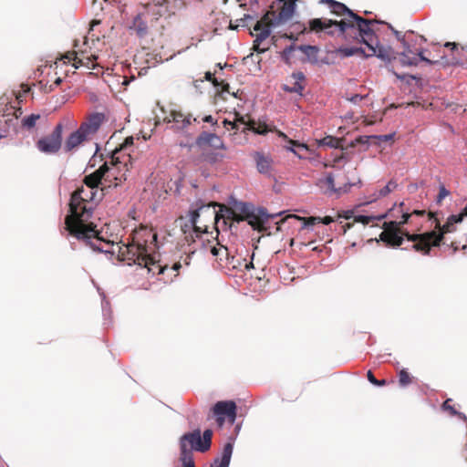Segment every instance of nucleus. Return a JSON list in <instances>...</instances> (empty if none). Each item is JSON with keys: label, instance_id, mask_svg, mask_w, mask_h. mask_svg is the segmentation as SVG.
Listing matches in <instances>:
<instances>
[{"label": "nucleus", "instance_id": "nucleus-1", "mask_svg": "<svg viewBox=\"0 0 467 467\" xmlns=\"http://www.w3.org/2000/svg\"><path fill=\"white\" fill-rule=\"evenodd\" d=\"M95 195V190L84 186L73 192L69 202V214L65 219V230L93 250L108 253L106 246L110 245V243L100 238L95 229L96 226L92 223H88L92 216V202Z\"/></svg>", "mask_w": 467, "mask_h": 467}, {"label": "nucleus", "instance_id": "nucleus-2", "mask_svg": "<svg viewBox=\"0 0 467 467\" xmlns=\"http://www.w3.org/2000/svg\"><path fill=\"white\" fill-rule=\"evenodd\" d=\"M168 5V0H152L146 4V13L138 15L130 27L140 39L162 47V38L172 32L171 19L175 18L174 14H169Z\"/></svg>", "mask_w": 467, "mask_h": 467}, {"label": "nucleus", "instance_id": "nucleus-3", "mask_svg": "<svg viewBox=\"0 0 467 467\" xmlns=\"http://www.w3.org/2000/svg\"><path fill=\"white\" fill-rule=\"evenodd\" d=\"M370 20L351 13V19H342L340 21L322 18L311 19L308 22V31L315 33L326 32L328 35H333L334 31L331 30L333 26H336L341 34L346 33L348 29L357 30L363 43L374 54L375 50L372 47L377 36L370 28Z\"/></svg>", "mask_w": 467, "mask_h": 467}, {"label": "nucleus", "instance_id": "nucleus-4", "mask_svg": "<svg viewBox=\"0 0 467 467\" xmlns=\"http://www.w3.org/2000/svg\"><path fill=\"white\" fill-rule=\"evenodd\" d=\"M114 247L115 244H111ZM157 247V234L151 228L145 226L140 227L133 233L132 242L127 244H116L117 251L113 248L109 251L112 254L117 253L119 260H127L136 255L152 253Z\"/></svg>", "mask_w": 467, "mask_h": 467}, {"label": "nucleus", "instance_id": "nucleus-5", "mask_svg": "<svg viewBox=\"0 0 467 467\" xmlns=\"http://www.w3.org/2000/svg\"><path fill=\"white\" fill-rule=\"evenodd\" d=\"M436 229L438 231H430L419 234H409L408 240L412 242L411 248L420 253L423 255H429L431 247L440 246L441 241L446 234L453 233L456 231L455 224L462 222L460 215H451L448 217L446 223L441 226L438 220H436Z\"/></svg>", "mask_w": 467, "mask_h": 467}, {"label": "nucleus", "instance_id": "nucleus-6", "mask_svg": "<svg viewBox=\"0 0 467 467\" xmlns=\"http://www.w3.org/2000/svg\"><path fill=\"white\" fill-rule=\"evenodd\" d=\"M404 205V202H400L399 204V209L401 213L400 221L385 222L383 224V231L379 234V239L388 246H400L403 243L404 237L408 239V235L410 234L402 228L410 219L409 212L403 210Z\"/></svg>", "mask_w": 467, "mask_h": 467}, {"label": "nucleus", "instance_id": "nucleus-7", "mask_svg": "<svg viewBox=\"0 0 467 467\" xmlns=\"http://www.w3.org/2000/svg\"><path fill=\"white\" fill-rule=\"evenodd\" d=\"M213 431L205 430L202 435L201 430L196 429L184 433L180 438V454L192 457V451L206 452L212 445Z\"/></svg>", "mask_w": 467, "mask_h": 467}, {"label": "nucleus", "instance_id": "nucleus-8", "mask_svg": "<svg viewBox=\"0 0 467 467\" xmlns=\"http://www.w3.org/2000/svg\"><path fill=\"white\" fill-rule=\"evenodd\" d=\"M271 16H275L273 6L270 7V10H268L254 26V31L256 33L254 35L255 38L254 40L253 49L257 53H264L270 48V44L266 40L271 35V28L281 25L274 24L275 19H273Z\"/></svg>", "mask_w": 467, "mask_h": 467}, {"label": "nucleus", "instance_id": "nucleus-9", "mask_svg": "<svg viewBox=\"0 0 467 467\" xmlns=\"http://www.w3.org/2000/svg\"><path fill=\"white\" fill-rule=\"evenodd\" d=\"M117 170H119V168L112 164L109 167L105 162L96 171L85 176L83 182L87 187L95 190L99 184H103V182L111 183L113 179L115 181L114 186L117 187L123 180H126L125 173H122L120 176L116 174Z\"/></svg>", "mask_w": 467, "mask_h": 467}, {"label": "nucleus", "instance_id": "nucleus-10", "mask_svg": "<svg viewBox=\"0 0 467 467\" xmlns=\"http://www.w3.org/2000/svg\"><path fill=\"white\" fill-rule=\"evenodd\" d=\"M214 206L215 203H210L208 205H202L198 209L192 211L191 213L190 223H186L184 226L182 227V232L186 234L187 231L192 229V232L196 234V237L199 236V234L205 233L207 231L208 226L206 224H203V226L199 225V218L201 214L207 213L210 220L216 221L218 218V214L214 209H211V207Z\"/></svg>", "mask_w": 467, "mask_h": 467}, {"label": "nucleus", "instance_id": "nucleus-11", "mask_svg": "<svg viewBox=\"0 0 467 467\" xmlns=\"http://www.w3.org/2000/svg\"><path fill=\"white\" fill-rule=\"evenodd\" d=\"M219 427H222L225 420L233 424L236 419V404L233 400L218 401L211 410V415Z\"/></svg>", "mask_w": 467, "mask_h": 467}, {"label": "nucleus", "instance_id": "nucleus-12", "mask_svg": "<svg viewBox=\"0 0 467 467\" xmlns=\"http://www.w3.org/2000/svg\"><path fill=\"white\" fill-rule=\"evenodd\" d=\"M62 124H57L49 135L39 139L36 142L37 149L46 154H56L62 145Z\"/></svg>", "mask_w": 467, "mask_h": 467}, {"label": "nucleus", "instance_id": "nucleus-13", "mask_svg": "<svg viewBox=\"0 0 467 467\" xmlns=\"http://www.w3.org/2000/svg\"><path fill=\"white\" fill-rule=\"evenodd\" d=\"M128 265L132 264L138 265L141 267L147 268L149 273L153 275L164 274L169 269L168 265H161L159 261H156L152 256L151 253H147L140 255H136L133 258H128L125 260Z\"/></svg>", "mask_w": 467, "mask_h": 467}, {"label": "nucleus", "instance_id": "nucleus-14", "mask_svg": "<svg viewBox=\"0 0 467 467\" xmlns=\"http://www.w3.org/2000/svg\"><path fill=\"white\" fill-rule=\"evenodd\" d=\"M248 129L253 130L254 133L265 135L268 131H275L279 138H282L285 140L290 146L296 147L297 150L302 149L307 150L308 148L306 144L300 143L299 141L288 139V137L281 130H276L275 128L272 129L270 128L266 123L265 122H256L254 120H250L248 122Z\"/></svg>", "mask_w": 467, "mask_h": 467}, {"label": "nucleus", "instance_id": "nucleus-15", "mask_svg": "<svg viewBox=\"0 0 467 467\" xmlns=\"http://www.w3.org/2000/svg\"><path fill=\"white\" fill-rule=\"evenodd\" d=\"M196 145L200 150L225 149L223 140L218 135L210 132L201 133L196 139Z\"/></svg>", "mask_w": 467, "mask_h": 467}, {"label": "nucleus", "instance_id": "nucleus-16", "mask_svg": "<svg viewBox=\"0 0 467 467\" xmlns=\"http://www.w3.org/2000/svg\"><path fill=\"white\" fill-rule=\"evenodd\" d=\"M270 216L266 214L264 210L259 211V214H255L254 213L252 214H247L246 216H234V221L239 223L241 221H247V223L254 229L260 233L266 234L267 227L265 226V222Z\"/></svg>", "mask_w": 467, "mask_h": 467}, {"label": "nucleus", "instance_id": "nucleus-17", "mask_svg": "<svg viewBox=\"0 0 467 467\" xmlns=\"http://www.w3.org/2000/svg\"><path fill=\"white\" fill-rule=\"evenodd\" d=\"M105 120L103 113L96 112L89 115L87 119L79 126L81 132H84L90 140L94 134L99 130V127Z\"/></svg>", "mask_w": 467, "mask_h": 467}, {"label": "nucleus", "instance_id": "nucleus-18", "mask_svg": "<svg viewBox=\"0 0 467 467\" xmlns=\"http://www.w3.org/2000/svg\"><path fill=\"white\" fill-rule=\"evenodd\" d=\"M419 61H424L432 64V61L424 57L422 50L414 53L409 45L404 47V51L400 55V62L403 66H417Z\"/></svg>", "mask_w": 467, "mask_h": 467}, {"label": "nucleus", "instance_id": "nucleus-19", "mask_svg": "<svg viewBox=\"0 0 467 467\" xmlns=\"http://www.w3.org/2000/svg\"><path fill=\"white\" fill-rule=\"evenodd\" d=\"M279 2H283V5L280 8L279 13L275 16H271L273 19H275L274 24H285L288 22L294 16L296 10V0H278Z\"/></svg>", "mask_w": 467, "mask_h": 467}, {"label": "nucleus", "instance_id": "nucleus-20", "mask_svg": "<svg viewBox=\"0 0 467 467\" xmlns=\"http://www.w3.org/2000/svg\"><path fill=\"white\" fill-rule=\"evenodd\" d=\"M163 120L168 123H173L177 130H184L192 123V116L182 113L181 110L171 109L164 117Z\"/></svg>", "mask_w": 467, "mask_h": 467}, {"label": "nucleus", "instance_id": "nucleus-21", "mask_svg": "<svg viewBox=\"0 0 467 467\" xmlns=\"http://www.w3.org/2000/svg\"><path fill=\"white\" fill-rule=\"evenodd\" d=\"M289 219H295V220L303 221L305 226L314 225L317 223H322L324 224H329V223H331L334 221L333 218L330 217V216H325L324 218L311 216V217L306 218V217H300V216H297V215H288V216L281 219L279 222L276 223V224H277L276 231H280L281 230V224L284 223L285 222H286Z\"/></svg>", "mask_w": 467, "mask_h": 467}, {"label": "nucleus", "instance_id": "nucleus-22", "mask_svg": "<svg viewBox=\"0 0 467 467\" xmlns=\"http://www.w3.org/2000/svg\"><path fill=\"white\" fill-rule=\"evenodd\" d=\"M90 139L86 136L84 132L78 128L76 131L72 132L66 140L64 144V150L67 152L72 151L77 149L83 142L89 140Z\"/></svg>", "mask_w": 467, "mask_h": 467}, {"label": "nucleus", "instance_id": "nucleus-23", "mask_svg": "<svg viewBox=\"0 0 467 467\" xmlns=\"http://www.w3.org/2000/svg\"><path fill=\"white\" fill-rule=\"evenodd\" d=\"M253 159L260 173H269L271 171L273 160L268 154L255 151L253 153Z\"/></svg>", "mask_w": 467, "mask_h": 467}, {"label": "nucleus", "instance_id": "nucleus-24", "mask_svg": "<svg viewBox=\"0 0 467 467\" xmlns=\"http://www.w3.org/2000/svg\"><path fill=\"white\" fill-rule=\"evenodd\" d=\"M304 79L305 76L302 72L293 73L290 77V84H284L283 89L290 93L301 94L304 89L302 84Z\"/></svg>", "mask_w": 467, "mask_h": 467}, {"label": "nucleus", "instance_id": "nucleus-25", "mask_svg": "<svg viewBox=\"0 0 467 467\" xmlns=\"http://www.w3.org/2000/svg\"><path fill=\"white\" fill-rule=\"evenodd\" d=\"M372 48L375 50V53L372 54V50H368L369 53L366 54V57L377 56L382 60L390 61L394 57V51L390 47H384L379 45V41L376 38V42H374Z\"/></svg>", "mask_w": 467, "mask_h": 467}, {"label": "nucleus", "instance_id": "nucleus-26", "mask_svg": "<svg viewBox=\"0 0 467 467\" xmlns=\"http://www.w3.org/2000/svg\"><path fill=\"white\" fill-rule=\"evenodd\" d=\"M62 59H65V63L72 62V66L75 68H79L80 67H90V60L87 58V61H85L84 57H78V53H76V50L67 51L63 55Z\"/></svg>", "mask_w": 467, "mask_h": 467}, {"label": "nucleus", "instance_id": "nucleus-27", "mask_svg": "<svg viewBox=\"0 0 467 467\" xmlns=\"http://www.w3.org/2000/svg\"><path fill=\"white\" fill-rule=\"evenodd\" d=\"M398 187L396 180H390L385 186L376 190L370 196V202L377 201L380 198L388 196L390 192H394Z\"/></svg>", "mask_w": 467, "mask_h": 467}, {"label": "nucleus", "instance_id": "nucleus-28", "mask_svg": "<svg viewBox=\"0 0 467 467\" xmlns=\"http://www.w3.org/2000/svg\"><path fill=\"white\" fill-rule=\"evenodd\" d=\"M233 443L227 442L223 450L222 457L220 459H215L214 467H228L230 464L232 453H233ZM213 467V466H212Z\"/></svg>", "mask_w": 467, "mask_h": 467}, {"label": "nucleus", "instance_id": "nucleus-29", "mask_svg": "<svg viewBox=\"0 0 467 467\" xmlns=\"http://www.w3.org/2000/svg\"><path fill=\"white\" fill-rule=\"evenodd\" d=\"M76 53H78V57H84L85 61H87V58L90 60V67L88 68L96 70V72L94 73L95 75H99L103 73V67L99 63L95 62L98 59L97 56L93 54L88 55V52L82 49L76 50Z\"/></svg>", "mask_w": 467, "mask_h": 467}, {"label": "nucleus", "instance_id": "nucleus-30", "mask_svg": "<svg viewBox=\"0 0 467 467\" xmlns=\"http://www.w3.org/2000/svg\"><path fill=\"white\" fill-rule=\"evenodd\" d=\"M133 137H127L125 139V140L123 141V143L119 146V148H116L115 150L112 152V156H111V164L113 166H117L119 167L118 165L119 164H121L122 161L119 160V154L124 150V149H127L128 147H130L133 145Z\"/></svg>", "mask_w": 467, "mask_h": 467}, {"label": "nucleus", "instance_id": "nucleus-31", "mask_svg": "<svg viewBox=\"0 0 467 467\" xmlns=\"http://www.w3.org/2000/svg\"><path fill=\"white\" fill-rule=\"evenodd\" d=\"M211 253L220 261V263H222L223 261V258H225L227 264L231 265L234 259V256L230 259L227 247L219 244L218 246L212 247Z\"/></svg>", "mask_w": 467, "mask_h": 467}, {"label": "nucleus", "instance_id": "nucleus-32", "mask_svg": "<svg viewBox=\"0 0 467 467\" xmlns=\"http://www.w3.org/2000/svg\"><path fill=\"white\" fill-rule=\"evenodd\" d=\"M217 150L210 149L201 150V159L208 163H216L223 159V154L217 152Z\"/></svg>", "mask_w": 467, "mask_h": 467}, {"label": "nucleus", "instance_id": "nucleus-33", "mask_svg": "<svg viewBox=\"0 0 467 467\" xmlns=\"http://www.w3.org/2000/svg\"><path fill=\"white\" fill-rule=\"evenodd\" d=\"M328 7L330 8V11L337 16H343L348 14L351 18V13L353 12L340 2L334 0Z\"/></svg>", "mask_w": 467, "mask_h": 467}, {"label": "nucleus", "instance_id": "nucleus-34", "mask_svg": "<svg viewBox=\"0 0 467 467\" xmlns=\"http://www.w3.org/2000/svg\"><path fill=\"white\" fill-rule=\"evenodd\" d=\"M399 384L400 387H407L413 381V377L405 369L402 368L398 373Z\"/></svg>", "mask_w": 467, "mask_h": 467}, {"label": "nucleus", "instance_id": "nucleus-35", "mask_svg": "<svg viewBox=\"0 0 467 467\" xmlns=\"http://www.w3.org/2000/svg\"><path fill=\"white\" fill-rule=\"evenodd\" d=\"M306 56L310 58H317V53L319 51L318 47L316 46L310 45H303L298 47Z\"/></svg>", "mask_w": 467, "mask_h": 467}, {"label": "nucleus", "instance_id": "nucleus-36", "mask_svg": "<svg viewBox=\"0 0 467 467\" xmlns=\"http://www.w3.org/2000/svg\"><path fill=\"white\" fill-rule=\"evenodd\" d=\"M236 209L240 211V213H236L234 211H232L233 220L234 221V216H246L247 214H252L254 212L252 211L251 205L248 203H241L239 206H236Z\"/></svg>", "mask_w": 467, "mask_h": 467}, {"label": "nucleus", "instance_id": "nucleus-37", "mask_svg": "<svg viewBox=\"0 0 467 467\" xmlns=\"http://www.w3.org/2000/svg\"><path fill=\"white\" fill-rule=\"evenodd\" d=\"M39 119H40V115L31 114V115L26 117L25 119H23L22 125H23V127H25L26 129H31V128L35 127L36 120H38Z\"/></svg>", "mask_w": 467, "mask_h": 467}, {"label": "nucleus", "instance_id": "nucleus-38", "mask_svg": "<svg viewBox=\"0 0 467 467\" xmlns=\"http://www.w3.org/2000/svg\"><path fill=\"white\" fill-rule=\"evenodd\" d=\"M337 52L343 57H350L358 53H364V51L358 47H340Z\"/></svg>", "mask_w": 467, "mask_h": 467}, {"label": "nucleus", "instance_id": "nucleus-39", "mask_svg": "<svg viewBox=\"0 0 467 467\" xmlns=\"http://www.w3.org/2000/svg\"><path fill=\"white\" fill-rule=\"evenodd\" d=\"M213 85L215 88H217L218 90H220V92H227L232 94L234 97L236 96L234 92L230 91V85L224 80L218 81V79H214Z\"/></svg>", "mask_w": 467, "mask_h": 467}, {"label": "nucleus", "instance_id": "nucleus-40", "mask_svg": "<svg viewBox=\"0 0 467 467\" xmlns=\"http://www.w3.org/2000/svg\"><path fill=\"white\" fill-rule=\"evenodd\" d=\"M182 467H195L193 457L180 454Z\"/></svg>", "mask_w": 467, "mask_h": 467}, {"label": "nucleus", "instance_id": "nucleus-41", "mask_svg": "<svg viewBox=\"0 0 467 467\" xmlns=\"http://www.w3.org/2000/svg\"><path fill=\"white\" fill-rule=\"evenodd\" d=\"M324 144L328 145L330 147L337 148L338 145V140L333 138V137H327L323 140Z\"/></svg>", "mask_w": 467, "mask_h": 467}, {"label": "nucleus", "instance_id": "nucleus-42", "mask_svg": "<svg viewBox=\"0 0 467 467\" xmlns=\"http://www.w3.org/2000/svg\"><path fill=\"white\" fill-rule=\"evenodd\" d=\"M389 27L393 31V33H394L395 36L397 37V39L400 40L402 43L403 47H406V45H408V44H407V42L405 40V35H403L400 31L395 30L392 26H389Z\"/></svg>", "mask_w": 467, "mask_h": 467}, {"label": "nucleus", "instance_id": "nucleus-43", "mask_svg": "<svg viewBox=\"0 0 467 467\" xmlns=\"http://www.w3.org/2000/svg\"><path fill=\"white\" fill-rule=\"evenodd\" d=\"M372 221V218L365 215H358L355 218V222L361 223L363 224H368Z\"/></svg>", "mask_w": 467, "mask_h": 467}, {"label": "nucleus", "instance_id": "nucleus-44", "mask_svg": "<svg viewBox=\"0 0 467 467\" xmlns=\"http://www.w3.org/2000/svg\"><path fill=\"white\" fill-rule=\"evenodd\" d=\"M369 139L370 137L368 136H359L351 143V145L355 146L357 143H368Z\"/></svg>", "mask_w": 467, "mask_h": 467}, {"label": "nucleus", "instance_id": "nucleus-45", "mask_svg": "<svg viewBox=\"0 0 467 467\" xmlns=\"http://www.w3.org/2000/svg\"><path fill=\"white\" fill-rule=\"evenodd\" d=\"M449 195V191L445 189L444 186L440 188L439 195H438V202H440L442 199Z\"/></svg>", "mask_w": 467, "mask_h": 467}, {"label": "nucleus", "instance_id": "nucleus-46", "mask_svg": "<svg viewBox=\"0 0 467 467\" xmlns=\"http://www.w3.org/2000/svg\"><path fill=\"white\" fill-rule=\"evenodd\" d=\"M182 266V264L181 262H176L172 265L171 267V270L175 272L174 276L178 275L180 268Z\"/></svg>", "mask_w": 467, "mask_h": 467}, {"label": "nucleus", "instance_id": "nucleus-47", "mask_svg": "<svg viewBox=\"0 0 467 467\" xmlns=\"http://www.w3.org/2000/svg\"><path fill=\"white\" fill-rule=\"evenodd\" d=\"M367 378L371 384L374 385L375 383H378V379L375 378L374 374L370 370L368 371Z\"/></svg>", "mask_w": 467, "mask_h": 467}, {"label": "nucleus", "instance_id": "nucleus-48", "mask_svg": "<svg viewBox=\"0 0 467 467\" xmlns=\"http://www.w3.org/2000/svg\"><path fill=\"white\" fill-rule=\"evenodd\" d=\"M194 254V252H192L188 254H186L183 258H182V263L184 265H190L191 264V258H192V255Z\"/></svg>", "mask_w": 467, "mask_h": 467}, {"label": "nucleus", "instance_id": "nucleus-49", "mask_svg": "<svg viewBox=\"0 0 467 467\" xmlns=\"http://www.w3.org/2000/svg\"><path fill=\"white\" fill-rule=\"evenodd\" d=\"M365 97L364 96H360V95H354L352 96L351 98H349L348 99L353 102V103H358L359 101H361Z\"/></svg>", "mask_w": 467, "mask_h": 467}, {"label": "nucleus", "instance_id": "nucleus-50", "mask_svg": "<svg viewBox=\"0 0 467 467\" xmlns=\"http://www.w3.org/2000/svg\"><path fill=\"white\" fill-rule=\"evenodd\" d=\"M444 46L446 47H450L451 50L459 51L458 44H456L454 42H447Z\"/></svg>", "mask_w": 467, "mask_h": 467}, {"label": "nucleus", "instance_id": "nucleus-51", "mask_svg": "<svg viewBox=\"0 0 467 467\" xmlns=\"http://www.w3.org/2000/svg\"><path fill=\"white\" fill-rule=\"evenodd\" d=\"M410 213V217L413 214L422 216V215H424L425 211L424 210H413L411 213Z\"/></svg>", "mask_w": 467, "mask_h": 467}, {"label": "nucleus", "instance_id": "nucleus-52", "mask_svg": "<svg viewBox=\"0 0 467 467\" xmlns=\"http://www.w3.org/2000/svg\"><path fill=\"white\" fill-rule=\"evenodd\" d=\"M202 121L214 124L216 121L213 120V118L211 115H207L202 119Z\"/></svg>", "mask_w": 467, "mask_h": 467}, {"label": "nucleus", "instance_id": "nucleus-53", "mask_svg": "<svg viewBox=\"0 0 467 467\" xmlns=\"http://www.w3.org/2000/svg\"><path fill=\"white\" fill-rule=\"evenodd\" d=\"M285 148L290 151H292L294 154H296V156H298L299 158H301V155L300 153L298 152L297 150L292 148V147H289V146H285Z\"/></svg>", "mask_w": 467, "mask_h": 467}, {"label": "nucleus", "instance_id": "nucleus-54", "mask_svg": "<svg viewBox=\"0 0 467 467\" xmlns=\"http://www.w3.org/2000/svg\"><path fill=\"white\" fill-rule=\"evenodd\" d=\"M205 78H206V79H207V80L212 81L213 83V80H214V79H216V78L213 77V73H211V72H207V73L205 74Z\"/></svg>", "mask_w": 467, "mask_h": 467}, {"label": "nucleus", "instance_id": "nucleus-55", "mask_svg": "<svg viewBox=\"0 0 467 467\" xmlns=\"http://www.w3.org/2000/svg\"><path fill=\"white\" fill-rule=\"evenodd\" d=\"M185 239H186V242H187L188 244H190V243H192V242H195V239H194V237H193V234H192V233H190V234H189V235H186V236H185Z\"/></svg>", "mask_w": 467, "mask_h": 467}, {"label": "nucleus", "instance_id": "nucleus-56", "mask_svg": "<svg viewBox=\"0 0 467 467\" xmlns=\"http://www.w3.org/2000/svg\"><path fill=\"white\" fill-rule=\"evenodd\" d=\"M294 50V47L290 46L284 50V55L288 56Z\"/></svg>", "mask_w": 467, "mask_h": 467}, {"label": "nucleus", "instance_id": "nucleus-57", "mask_svg": "<svg viewBox=\"0 0 467 467\" xmlns=\"http://www.w3.org/2000/svg\"><path fill=\"white\" fill-rule=\"evenodd\" d=\"M224 125H230L232 130L237 129L236 123L234 122L224 120Z\"/></svg>", "mask_w": 467, "mask_h": 467}, {"label": "nucleus", "instance_id": "nucleus-58", "mask_svg": "<svg viewBox=\"0 0 467 467\" xmlns=\"http://www.w3.org/2000/svg\"><path fill=\"white\" fill-rule=\"evenodd\" d=\"M386 384H387V380L386 379H381V380L378 379V383H375L374 385L381 387V386H385Z\"/></svg>", "mask_w": 467, "mask_h": 467}, {"label": "nucleus", "instance_id": "nucleus-59", "mask_svg": "<svg viewBox=\"0 0 467 467\" xmlns=\"http://www.w3.org/2000/svg\"><path fill=\"white\" fill-rule=\"evenodd\" d=\"M458 215H460V216H461L462 221V220H463V217L467 216V207H465V208L463 209V211H462L461 213H459Z\"/></svg>", "mask_w": 467, "mask_h": 467}, {"label": "nucleus", "instance_id": "nucleus-60", "mask_svg": "<svg viewBox=\"0 0 467 467\" xmlns=\"http://www.w3.org/2000/svg\"><path fill=\"white\" fill-rule=\"evenodd\" d=\"M100 24V21L99 20H93L91 23H90V30H93V27L97 25H99Z\"/></svg>", "mask_w": 467, "mask_h": 467}, {"label": "nucleus", "instance_id": "nucleus-61", "mask_svg": "<svg viewBox=\"0 0 467 467\" xmlns=\"http://www.w3.org/2000/svg\"><path fill=\"white\" fill-rule=\"evenodd\" d=\"M327 182L329 185L333 186L334 185V179L332 176H327Z\"/></svg>", "mask_w": 467, "mask_h": 467}, {"label": "nucleus", "instance_id": "nucleus-62", "mask_svg": "<svg viewBox=\"0 0 467 467\" xmlns=\"http://www.w3.org/2000/svg\"><path fill=\"white\" fill-rule=\"evenodd\" d=\"M395 212H396V208L393 207L391 208L389 211V215L391 216V217H396V214H395Z\"/></svg>", "mask_w": 467, "mask_h": 467}, {"label": "nucleus", "instance_id": "nucleus-63", "mask_svg": "<svg viewBox=\"0 0 467 467\" xmlns=\"http://www.w3.org/2000/svg\"><path fill=\"white\" fill-rule=\"evenodd\" d=\"M244 268H245L246 270H249L250 268H254V264H253L252 262H250V263H245V264H244Z\"/></svg>", "mask_w": 467, "mask_h": 467}, {"label": "nucleus", "instance_id": "nucleus-64", "mask_svg": "<svg viewBox=\"0 0 467 467\" xmlns=\"http://www.w3.org/2000/svg\"><path fill=\"white\" fill-rule=\"evenodd\" d=\"M333 1L334 0H320V3L327 4L329 6Z\"/></svg>", "mask_w": 467, "mask_h": 467}]
</instances>
